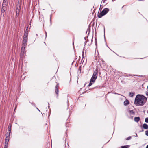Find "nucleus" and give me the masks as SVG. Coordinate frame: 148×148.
I'll use <instances>...</instances> for the list:
<instances>
[{
    "instance_id": "nucleus-6",
    "label": "nucleus",
    "mask_w": 148,
    "mask_h": 148,
    "mask_svg": "<svg viewBox=\"0 0 148 148\" xmlns=\"http://www.w3.org/2000/svg\"><path fill=\"white\" fill-rule=\"evenodd\" d=\"M7 0H4L2 4V9H4V5H7Z\"/></svg>"
},
{
    "instance_id": "nucleus-34",
    "label": "nucleus",
    "mask_w": 148,
    "mask_h": 148,
    "mask_svg": "<svg viewBox=\"0 0 148 148\" xmlns=\"http://www.w3.org/2000/svg\"><path fill=\"white\" fill-rule=\"evenodd\" d=\"M51 17H52V15L51 14L50 15V22L51 21Z\"/></svg>"
},
{
    "instance_id": "nucleus-30",
    "label": "nucleus",
    "mask_w": 148,
    "mask_h": 148,
    "mask_svg": "<svg viewBox=\"0 0 148 148\" xmlns=\"http://www.w3.org/2000/svg\"><path fill=\"white\" fill-rule=\"evenodd\" d=\"M58 84L57 85H56L55 88H58Z\"/></svg>"
},
{
    "instance_id": "nucleus-22",
    "label": "nucleus",
    "mask_w": 148,
    "mask_h": 148,
    "mask_svg": "<svg viewBox=\"0 0 148 148\" xmlns=\"http://www.w3.org/2000/svg\"><path fill=\"white\" fill-rule=\"evenodd\" d=\"M145 134L146 136H148V130L145 131Z\"/></svg>"
},
{
    "instance_id": "nucleus-17",
    "label": "nucleus",
    "mask_w": 148,
    "mask_h": 148,
    "mask_svg": "<svg viewBox=\"0 0 148 148\" xmlns=\"http://www.w3.org/2000/svg\"><path fill=\"white\" fill-rule=\"evenodd\" d=\"M27 40H28V37H25L23 36V40H25L26 41H27Z\"/></svg>"
},
{
    "instance_id": "nucleus-33",
    "label": "nucleus",
    "mask_w": 148,
    "mask_h": 148,
    "mask_svg": "<svg viewBox=\"0 0 148 148\" xmlns=\"http://www.w3.org/2000/svg\"><path fill=\"white\" fill-rule=\"evenodd\" d=\"M8 145H5L4 148H7Z\"/></svg>"
},
{
    "instance_id": "nucleus-25",
    "label": "nucleus",
    "mask_w": 148,
    "mask_h": 148,
    "mask_svg": "<svg viewBox=\"0 0 148 148\" xmlns=\"http://www.w3.org/2000/svg\"><path fill=\"white\" fill-rule=\"evenodd\" d=\"M28 27H27L26 28V30L25 31V32H27V33H28Z\"/></svg>"
},
{
    "instance_id": "nucleus-37",
    "label": "nucleus",
    "mask_w": 148,
    "mask_h": 148,
    "mask_svg": "<svg viewBox=\"0 0 148 148\" xmlns=\"http://www.w3.org/2000/svg\"><path fill=\"white\" fill-rule=\"evenodd\" d=\"M45 34H46V36H45V38H46L47 35V34L46 32H45Z\"/></svg>"
},
{
    "instance_id": "nucleus-46",
    "label": "nucleus",
    "mask_w": 148,
    "mask_h": 148,
    "mask_svg": "<svg viewBox=\"0 0 148 148\" xmlns=\"http://www.w3.org/2000/svg\"><path fill=\"white\" fill-rule=\"evenodd\" d=\"M36 36H38V34H36Z\"/></svg>"
},
{
    "instance_id": "nucleus-5",
    "label": "nucleus",
    "mask_w": 148,
    "mask_h": 148,
    "mask_svg": "<svg viewBox=\"0 0 148 148\" xmlns=\"http://www.w3.org/2000/svg\"><path fill=\"white\" fill-rule=\"evenodd\" d=\"M12 126V124L11 123H10L8 126V131L7 133L6 134L7 135H10L11 130V127Z\"/></svg>"
},
{
    "instance_id": "nucleus-10",
    "label": "nucleus",
    "mask_w": 148,
    "mask_h": 148,
    "mask_svg": "<svg viewBox=\"0 0 148 148\" xmlns=\"http://www.w3.org/2000/svg\"><path fill=\"white\" fill-rule=\"evenodd\" d=\"M27 41L25 40H23V45H24V46H26L27 44Z\"/></svg>"
},
{
    "instance_id": "nucleus-38",
    "label": "nucleus",
    "mask_w": 148,
    "mask_h": 148,
    "mask_svg": "<svg viewBox=\"0 0 148 148\" xmlns=\"http://www.w3.org/2000/svg\"><path fill=\"white\" fill-rule=\"evenodd\" d=\"M36 109L40 112V111L39 110L37 107H36Z\"/></svg>"
},
{
    "instance_id": "nucleus-43",
    "label": "nucleus",
    "mask_w": 148,
    "mask_h": 148,
    "mask_svg": "<svg viewBox=\"0 0 148 148\" xmlns=\"http://www.w3.org/2000/svg\"><path fill=\"white\" fill-rule=\"evenodd\" d=\"M136 136H137V133H136Z\"/></svg>"
},
{
    "instance_id": "nucleus-9",
    "label": "nucleus",
    "mask_w": 148,
    "mask_h": 148,
    "mask_svg": "<svg viewBox=\"0 0 148 148\" xmlns=\"http://www.w3.org/2000/svg\"><path fill=\"white\" fill-rule=\"evenodd\" d=\"M129 103V101L128 100L126 99L124 102V105L126 106Z\"/></svg>"
},
{
    "instance_id": "nucleus-16",
    "label": "nucleus",
    "mask_w": 148,
    "mask_h": 148,
    "mask_svg": "<svg viewBox=\"0 0 148 148\" xmlns=\"http://www.w3.org/2000/svg\"><path fill=\"white\" fill-rule=\"evenodd\" d=\"M134 92H130L129 93V96L132 97L134 96Z\"/></svg>"
},
{
    "instance_id": "nucleus-35",
    "label": "nucleus",
    "mask_w": 148,
    "mask_h": 148,
    "mask_svg": "<svg viewBox=\"0 0 148 148\" xmlns=\"http://www.w3.org/2000/svg\"><path fill=\"white\" fill-rule=\"evenodd\" d=\"M2 12L3 13L5 12V10H1Z\"/></svg>"
},
{
    "instance_id": "nucleus-47",
    "label": "nucleus",
    "mask_w": 148,
    "mask_h": 148,
    "mask_svg": "<svg viewBox=\"0 0 148 148\" xmlns=\"http://www.w3.org/2000/svg\"><path fill=\"white\" fill-rule=\"evenodd\" d=\"M146 95H148V93H147L146 94Z\"/></svg>"
},
{
    "instance_id": "nucleus-4",
    "label": "nucleus",
    "mask_w": 148,
    "mask_h": 148,
    "mask_svg": "<svg viewBox=\"0 0 148 148\" xmlns=\"http://www.w3.org/2000/svg\"><path fill=\"white\" fill-rule=\"evenodd\" d=\"M6 135V137L5 140V145H8V142L10 138V135Z\"/></svg>"
},
{
    "instance_id": "nucleus-2",
    "label": "nucleus",
    "mask_w": 148,
    "mask_h": 148,
    "mask_svg": "<svg viewBox=\"0 0 148 148\" xmlns=\"http://www.w3.org/2000/svg\"><path fill=\"white\" fill-rule=\"evenodd\" d=\"M100 10H99L98 13V16L99 18L102 17L103 16L106 15L108 12L109 10H103L100 12H99Z\"/></svg>"
},
{
    "instance_id": "nucleus-40",
    "label": "nucleus",
    "mask_w": 148,
    "mask_h": 148,
    "mask_svg": "<svg viewBox=\"0 0 148 148\" xmlns=\"http://www.w3.org/2000/svg\"><path fill=\"white\" fill-rule=\"evenodd\" d=\"M146 148H148V145L147 146Z\"/></svg>"
},
{
    "instance_id": "nucleus-42",
    "label": "nucleus",
    "mask_w": 148,
    "mask_h": 148,
    "mask_svg": "<svg viewBox=\"0 0 148 148\" xmlns=\"http://www.w3.org/2000/svg\"><path fill=\"white\" fill-rule=\"evenodd\" d=\"M87 42H85V45L86 44V43Z\"/></svg>"
},
{
    "instance_id": "nucleus-32",
    "label": "nucleus",
    "mask_w": 148,
    "mask_h": 148,
    "mask_svg": "<svg viewBox=\"0 0 148 148\" xmlns=\"http://www.w3.org/2000/svg\"><path fill=\"white\" fill-rule=\"evenodd\" d=\"M95 45H97V41H96V38H95Z\"/></svg>"
},
{
    "instance_id": "nucleus-23",
    "label": "nucleus",
    "mask_w": 148,
    "mask_h": 148,
    "mask_svg": "<svg viewBox=\"0 0 148 148\" xmlns=\"http://www.w3.org/2000/svg\"><path fill=\"white\" fill-rule=\"evenodd\" d=\"M26 46H24V45L22 44V46L21 47L22 49H25Z\"/></svg>"
},
{
    "instance_id": "nucleus-49",
    "label": "nucleus",
    "mask_w": 148,
    "mask_h": 148,
    "mask_svg": "<svg viewBox=\"0 0 148 148\" xmlns=\"http://www.w3.org/2000/svg\"><path fill=\"white\" fill-rule=\"evenodd\" d=\"M147 89H148V86H147Z\"/></svg>"
},
{
    "instance_id": "nucleus-3",
    "label": "nucleus",
    "mask_w": 148,
    "mask_h": 148,
    "mask_svg": "<svg viewBox=\"0 0 148 148\" xmlns=\"http://www.w3.org/2000/svg\"><path fill=\"white\" fill-rule=\"evenodd\" d=\"M98 70H96L93 73L90 80L92 82H95L97 77Z\"/></svg>"
},
{
    "instance_id": "nucleus-24",
    "label": "nucleus",
    "mask_w": 148,
    "mask_h": 148,
    "mask_svg": "<svg viewBox=\"0 0 148 148\" xmlns=\"http://www.w3.org/2000/svg\"><path fill=\"white\" fill-rule=\"evenodd\" d=\"M131 138V136H130V137H127V139H126V140H130Z\"/></svg>"
},
{
    "instance_id": "nucleus-28",
    "label": "nucleus",
    "mask_w": 148,
    "mask_h": 148,
    "mask_svg": "<svg viewBox=\"0 0 148 148\" xmlns=\"http://www.w3.org/2000/svg\"><path fill=\"white\" fill-rule=\"evenodd\" d=\"M16 10V15H17V12H19V11L20 10Z\"/></svg>"
},
{
    "instance_id": "nucleus-26",
    "label": "nucleus",
    "mask_w": 148,
    "mask_h": 148,
    "mask_svg": "<svg viewBox=\"0 0 148 148\" xmlns=\"http://www.w3.org/2000/svg\"><path fill=\"white\" fill-rule=\"evenodd\" d=\"M100 87L99 86H97L93 88H99Z\"/></svg>"
},
{
    "instance_id": "nucleus-18",
    "label": "nucleus",
    "mask_w": 148,
    "mask_h": 148,
    "mask_svg": "<svg viewBox=\"0 0 148 148\" xmlns=\"http://www.w3.org/2000/svg\"><path fill=\"white\" fill-rule=\"evenodd\" d=\"M129 113H132L133 114H134V112L132 110H129Z\"/></svg>"
},
{
    "instance_id": "nucleus-1",
    "label": "nucleus",
    "mask_w": 148,
    "mask_h": 148,
    "mask_svg": "<svg viewBox=\"0 0 148 148\" xmlns=\"http://www.w3.org/2000/svg\"><path fill=\"white\" fill-rule=\"evenodd\" d=\"M147 97L142 95L138 94L136 96L134 103L137 106H143L147 101Z\"/></svg>"
},
{
    "instance_id": "nucleus-45",
    "label": "nucleus",
    "mask_w": 148,
    "mask_h": 148,
    "mask_svg": "<svg viewBox=\"0 0 148 148\" xmlns=\"http://www.w3.org/2000/svg\"><path fill=\"white\" fill-rule=\"evenodd\" d=\"M147 113L148 114V110L147 111Z\"/></svg>"
},
{
    "instance_id": "nucleus-51",
    "label": "nucleus",
    "mask_w": 148,
    "mask_h": 148,
    "mask_svg": "<svg viewBox=\"0 0 148 148\" xmlns=\"http://www.w3.org/2000/svg\"><path fill=\"white\" fill-rule=\"evenodd\" d=\"M105 30H104V32H105Z\"/></svg>"
},
{
    "instance_id": "nucleus-48",
    "label": "nucleus",
    "mask_w": 148,
    "mask_h": 148,
    "mask_svg": "<svg viewBox=\"0 0 148 148\" xmlns=\"http://www.w3.org/2000/svg\"><path fill=\"white\" fill-rule=\"evenodd\" d=\"M101 9V6L100 7V8H99V9Z\"/></svg>"
},
{
    "instance_id": "nucleus-21",
    "label": "nucleus",
    "mask_w": 148,
    "mask_h": 148,
    "mask_svg": "<svg viewBox=\"0 0 148 148\" xmlns=\"http://www.w3.org/2000/svg\"><path fill=\"white\" fill-rule=\"evenodd\" d=\"M128 146H121V148H127Z\"/></svg>"
},
{
    "instance_id": "nucleus-7",
    "label": "nucleus",
    "mask_w": 148,
    "mask_h": 148,
    "mask_svg": "<svg viewBox=\"0 0 148 148\" xmlns=\"http://www.w3.org/2000/svg\"><path fill=\"white\" fill-rule=\"evenodd\" d=\"M143 127L145 130L148 129V125L146 123H144L143 125Z\"/></svg>"
},
{
    "instance_id": "nucleus-15",
    "label": "nucleus",
    "mask_w": 148,
    "mask_h": 148,
    "mask_svg": "<svg viewBox=\"0 0 148 148\" xmlns=\"http://www.w3.org/2000/svg\"><path fill=\"white\" fill-rule=\"evenodd\" d=\"M55 91L56 94L58 95V92H59L58 88H55ZM57 96H58V95H57Z\"/></svg>"
},
{
    "instance_id": "nucleus-8",
    "label": "nucleus",
    "mask_w": 148,
    "mask_h": 148,
    "mask_svg": "<svg viewBox=\"0 0 148 148\" xmlns=\"http://www.w3.org/2000/svg\"><path fill=\"white\" fill-rule=\"evenodd\" d=\"M140 120V118L139 117H136L134 118V121L136 122H138Z\"/></svg>"
},
{
    "instance_id": "nucleus-14",
    "label": "nucleus",
    "mask_w": 148,
    "mask_h": 148,
    "mask_svg": "<svg viewBox=\"0 0 148 148\" xmlns=\"http://www.w3.org/2000/svg\"><path fill=\"white\" fill-rule=\"evenodd\" d=\"M25 49H21V53L22 54H24L25 52Z\"/></svg>"
},
{
    "instance_id": "nucleus-31",
    "label": "nucleus",
    "mask_w": 148,
    "mask_h": 148,
    "mask_svg": "<svg viewBox=\"0 0 148 148\" xmlns=\"http://www.w3.org/2000/svg\"><path fill=\"white\" fill-rule=\"evenodd\" d=\"M24 54H22L21 53V57H23Z\"/></svg>"
},
{
    "instance_id": "nucleus-44",
    "label": "nucleus",
    "mask_w": 148,
    "mask_h": 148,
    "mask_svg": "<svg viewBox=\"0 0 148 148\" xmlns=\"http://www.w3.org/2000/svg\"><path fill=\"white\" fill-rule=\"evenodd\" d=\"M138 1H143V0H138Z\"/></svg>"
},
{
    "instance_id": "nucleus-27",
    "label": "nucleus",
    "mask_w": 148,
    "mask_h": 148,
    "mask_svg": "<svg viewBox=\"0 0 148 148\" xmlns=\"http://www.w3.org/2000/svg\"><path fill=\"white\" fill-rule=\"evenodd\" d=\"M31 104H32V105L33 106H35V104L33 102H30Z\"/></svg>"
},
{
    "instance_id": "nucleus-39",
    "label": "nucleus",
    "mask_w": 148,
    "mask_h": 148,
    "mask_svg": "<svg viewBox=\"0 0 148 148\" xmlns=\"http://www.w3.org/2000/svg\"><path fill=\"white\" fill-rule=\"evenodd\" d=\"M103 9L107 10V9H109L108 8H104Z\"/></svg>"
},
{
    "instance_id": "nucleus-19",
    "label": "nucleus",
    "mask_w": 148,
    "mask_h": 148,
    "mask_svg": "<svg viewBox=\"0 0 148 148\" xmlns=\"http://www.w3.org/2000/svg\"><path fill=\"white\" fill-rule=\"evenodd\" d=\"M84 49L83 50V51H82V60L83 58H84Z\"/></svg>"
},
{
    "instance_id": "nucleus-20",
    "label": "nucleus",
    "mask_w": 148,
    "mask_h": 148,
    "mask_svg": "<svg viewBox=\"0 0 148 148\" xmlns=\"http://www.w3.org/2000/svg\"><path fill=\"white\" fill-rule=\"evenodd\" d=\"M145 122L146 123H148V117L145 118Z\"/></svg>"
},
{
    "instance_id": "nucleus-13",
    "label": "nucleus",
    "mask_w": 148,
    "mask_h": 148,
    "mask_svg": "<svg viewBox=\"0 0 148 148\" xmlns=\"http://www.w3.org/2000/svg\"><path fill=\"white\" fill-rule=\"evenodd\" d=\"M95 82H92L91 81V80H90V82L88 85V86H90Z\"/></svg>"
},
{
    "instance_id": "nucleus-41",
    "label": "nucleus",
    "mask_w": 148,
    "mask_h": 148,
    "mask_svg": "<svg viewBox=\"0 0 148 148\" xmlns=\"http://www.w3.org/2000/svg\"><path fill=\"white\" fill-rule=\"evenodd\" d=\"M6 5H4V8H5V7H6Z\"/></svg>"
},
{
    "instance_id": "nucleus-29",
    "label": "nucleus",
    "mask_w": 148,
    "mask_h": 148,
    "mask_svg": "<svg viewBox=\"0 0 148 148\" xmlns=\"http://www.w3.org/2000/svg\"><path fill=\"white\" fill-rule=\"evenodd\" d=\"M126 7L127 6L125 5V6H123L122 7V8H126Z\"/></svg>"
},
{
    "instance_id": "nucleus-36",
    "label": "nucleus",
    "mask_w": 148,
    "mask_h": 148,
    "mask_svg": "<svg viewBox=\"0 0 148 148\" xmlns=\"http://www.w3.org/2000/svg\"><path fill=\"white\" fill-rule=\"evenodd\" d=\"M48 108H49L50 107V104H49V103H48Z\"/></svg>"
},
{
    "instance_id": "nucleus-50",
    "label": "nucleus",
    "mask_w": 148,
    "mask_h": 148,
    "mask_svg": "<svg viewBox=\"0 0 148 148\" xmlns=\"http://www.w3.org/2000/svg\"><path fill=\"white\" fill-rule=\"evenodd\" d=\"M52 12H53V10H52Z\"/></svg>"
},
{
    "instance_id": "nucleus-12",
    "label": "nucleus",
    "mask_w": 148,
    "mask_h": 148,
    "mask_svg": "<svg viewBox=\"0 0 148 148\" xmlns=\"http://www.w3.org/2000/svg\"><path fill=\"white\" fill-rule=\"evenodd\" d=\"M28 33H27V32H25L23 36L27 37H28Z\"/></svg>"
},
{
    "instance_id": "nucleus-11",
    "label": "nucleus",
    "mask_w": 148,
    "mask_h": 148,
    "mask_svg": "<svg viewBox=\"0 0 148 148\" xmlns=\"http://www.w3.org/2000/svg\"><path fill=\"white\" fill-rule=\"evenodd\" d=\"M21 7L20 6V4L18 3L16 5V9H21Z\"/></svg>"
}]
</instances>
